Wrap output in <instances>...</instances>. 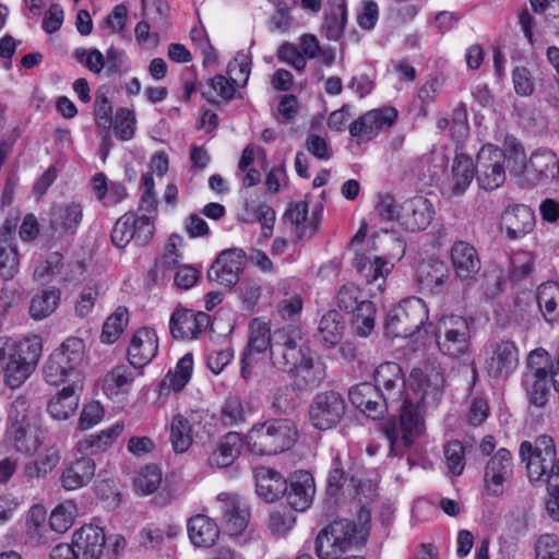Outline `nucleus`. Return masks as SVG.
Wrapping results in <instances>:
<instances>
[{
  "instance_id": "f257e3e1",
  "label": "nucleus",
  "mask_w": 559,
  "mask_h": 559,
  "mask_svg": "<svg viewBox=\"0 0 559 559\" xmlns=\"http://www.w3.org/2000/svg\"><path fill=\"white\" fill-rule=\"evenodd\" d=\"M143 189L136 212H128L117 219L111 230V241L118 248H124L130 241L145 246L155 233V219L158 214L157 200L153 193L152 174L142 176Z\"/></svg>"
},
{
  "instance_id": "f03ea898",
  "label": "nucleus",
  "mask_w": 559,
  "mask_h": 559,
  "mask_svg": "<svg viewBox=\"0 0 559 559\" xmlns=\"http://www.w3.org/2000/svg\"><path fill=\"white\" fill-rule=\"evenodd\" d=\"M275 346L274 368L283 372H294L299 390L314 389L325 378L321 364H314L311 352L301 333L281 336Z\"/></svg>"
},
{
  "instance_id": "7ed1b4c3",
  "label": "nucleus",
  "mask_w": 559,
  "mask_h": 559,
  "mask_svg": "<svg viewBox=\"0 0 559 559\" xmlns=\"http://www.w3.org/2000/svg\"><path fill=\"white\" fill-rule=\"evenodd\" d=\"M41 354L38 336L25 338L20 343L0 338V373L11 389L20 388L31 376Z\"/></svg>"
},
{
  "instance_id": "20e7f679",
  "label": "nucleus",
  "mask_w": 559,
  "mask_h": 559,
  "mask_svg": "<svg viewBox=\"0 0 559 559\" xmlns=\"http://www.w3.org/2000/svg\"><path fill=\"white\" fill-rule=\"evenodd\" d=\"M376 211L382 219L395 221L411 233L426 229L435 215L432 204L421 195L409 198L401 204L390 194L381 195Z\"/></svg>"
},
{
  "instance_id": "39448f33",
  "label": "nucleus",
  "mask_w": 559,
  "mask_h": 559,
  "mask_svg": "<svg viewBox=\"0 0 559 559\" xmlns=\"http://www.w3.org/2000/svg\"><path fill=\"white\" fill-rule=\"evenodd\" d=\"M393 409L400 411V418L384 423L382 431L390 443L391 453L399 455L425 433V406L405 399Z\"/></svg>"
},
{
  "instance_id": "423d86ee",
  "label": "nucleus",
  "mask_w": 559,
  "mask_h": 559,
  "mask_svg": "<svg viewBox=\"0 0 559 559\" xmlns=\"http://www.w3.org/2000/svg\"><path fill=\"white\" fill-rule=\"evenodd\" d=\"M520 455L526 462L531 481L546 483L550 488L559 486V457L551 437L540 436L534 443L523 441Z\"/></svg>"
},
{
  "instance_id": "0eeeda50",
  "label": "nucleus",
  "mask_w": 559,
  "mask_h": 559,
  "mask_svg": "<svg viewBox=\"0 0 559 559\" xmlns=\"http://www.w3.org/2000/svg\"><path fill=\"white\" fill-rule=\"evenodd\" d=\"M249 341L241 356L240 374L248 380L252 374L253 365L255 364L254 354H262L269 349L270 360L274 367L275 346L278 344L281 336L290 335L295 332L301 333L296 325H285L271 332L270 323L260 318H255L249 325Z\"/></svg>"
},
{
  "instance_id": "6e6552de",
  "label": "nucleus",
  "mask_w": 559,
  "mask_h": 559,
  "mask_svg": "<svg viewBox=\"0 0 559 559\" xmlns=\"http://www.w3.org/2000/svg\"><path fill=\"white\" fill-rule=\"evenodd\" d=\"M297 439V429L288 419H273L254 427L248 435V448L258 455H273L289 450Z\"/></svg>"
},
{
  "instance_id": "1a4fd4ad",
  "label": "nucleus",
  "mask_w": 559,
  "mask_h": 559,
  "mask_svg": "<svg viewBox=\"0 0 559 559\" xmlns=\"http://www.w3.org/2000/svg\"><path fill=\"white\" fill-rule=\"evenodd\" d=\"M84 343L79 337L67 338L49 356L44 366V378L51 385L81 381L79 368L83 361Z\"/></svg>"
},
{
  "instance_id": "9d476101",
  "label": "nucleus",
  "mask_w": 559,
  "mask_h": 559,
  "mask_svg": "<svg viewBox=\"0 0 559 559\" xmlns=\"http://www.w3.org/2000/svg\"><path fill=\"white\" fill-rule=\"evenodd\" d=\"M106 536L99 526L88 524L76 530L70 544L61 543L53 546L49 556L60 558L61 555L72 554L74 559H103Z\"/></svg>"
},
{
  "instance_id": "9b49d317",
  "label": "nucleus",
  "mask_w": 559,
  "mask_h": 559,
  "mask_svg": "<svg viewBox=\"0 0 559 559\" xmlns=\"http://www.w3.org/2000/svg\"><path fill=\"white\" fill-rule=\"evenodd\" d=\"M428 319V310L420 298L404 299L385 319L388 334L408 337L417 333Z\"/></svg>"
},
{
  "instance_id": "f8f14e48",
  "label": "nucleus",
  "mask_w": 559,
  "mask_h": 559,
  "mask_svg": "<svg viewBox=\"0 0 559 559\" xmlns=\"http://www.w3.org/2000/svg\"><path fill=\"white\" fill-rule=\"evenodd\" d=\"M439 350L451 358L464 356L471 345V325L467 319L449 316L441 319L437 333Z\"/></svg>"
},
{
  "instance_id": "ddd939ff",
  "label": "nucleus",
  "mask_w": 559,
  "mask_h": 559,
  "mask_svg": "<svg viewBox=\"0 0 559 559\" xmlns=\"http://www.w3.org/2000/svg\"><path fill=\"white\" fill-rule=\"evenodd\" d=\"M506 156L501 148L485 144L476 156V179L480 188L492 191L506 181Z\"/></svg>"
},
{
  "instance_id": "4468645a",
  "label": "nucleus",
  "mask_w": 559,
  "mask_h": 559,
  "mask_svg": "<svg viewBox=\"0 0 559 559\" xmlns=\"http://www.w3.org/2000/svg\"><path fill=\"white\" fill-rule=\"evenodd\" d=\"M408 383L411 389L420 395L418 403L423 406L437 404L442 397L444 378L441 367L436 362L414 368L409 373Z\"/></svg>"
},
{
  "instance_id": "2eb2a0df",
  "label": "nucleus",
  "mask_w": 559,
  "mask_h": 559,
  "mask_svg": "<svg viewBox=\"0 0 559 559\" xmlns=\"http://www.w3.org/2000/svg\"><path fill=\"white\" fill-rule=\"evenodd\" d=\"M345 409L343 397L334 391H326L313 397L309 407V418L317 429L328 430L341 421Z\"/></svg>"
},
{
  "instance_id": "dca6fc26",
  "label": "nucleus",
  "mask_w": 559,
  "mask_h": 559,
  "mask_svg": "<svg viewBox=\"0 0 559 559\" xmlns=\"http://www.w3.org/2000/svg\"><path fill=\"white\" fill-rule=\"evenodd\" d=\"M397 118V110L393 107H384L369 110L354 120L348 131L357 143L368 142L382 130L392 127Z\"/></svg>"
},
{
  "instance_id": "f3484780",
  "label": "nucleus",
  "mask_w": 559,
  "mask_h": 559,
  "mask_svg": "<svg viewBox=\"0 0 559 559\" xmlns=\"http://www.w3.org/2000/svg\"><path fill=\"white\" fill-rule=\"evenodd\" d=\"M245 258L241 249L222 251L207 271L209 281L230 289L239 281L245 267Z\"/></svg>"
},
{
  "instance_id": "a211bd4d",
  "label": "nucleus",
  "mask_w": 559,
  "mask_h": 559,
  "mask_svg": "<svg viewBox=\"0 0 559 559\" xmlns=\"http://www.w3.org/2000/svg\"><path fill=\"white\" fill-rule=\"evenodd\" d=\"M373 378L374 386L391 408L399 406L403 400L408 399L405 395L404 373L399 364L386 361L379 365Z\"/></svg>"
},
{
  "instance_id": "6ab92c4d",
  "label": "nucleus",
  "mask_w": 559,
  "mask_h": 559,
  "mask_svg": "<svg viewBox=\"0 0 559 559\" xmlns=\"http://www.w3.org/2000/svg\"><path fill=\"white\" fill-rule=\"evenodd\" d=\"M519 352L514 343L501 341L489 346L486 352L485 369L490 378L504 380L516 368Z\"/></svg>"
},
{
  "instance_id": "aec40b11",
  "label": "nucleus",
  "mask_w": 559,
  "mask_h": 559,
  "mask_svg": "<svg viewBox=\"0 0 559 559\" xmlns=\"http://www.w3.org/2000/svg\"><path fill=\"white\" fill-rule=\"evenodd\" d=\"M222 513V524L230 535H239L248 526L250 510L247 502L235 493L222 492L217 496Z\"/></svg>"
},
{
  "instance_id": "412c9836",
  "label": "nucleus",
  "mask_w": 559,
  "mask_h": 559,
  "mask_svg": "<svg viewBox=\"0 0 559 559\" xmlns=\"http://www.w3.org/2000/svg\"><path fill=\"white\" fill-rule=\"evenodd\" d=\"M348 399L356 408L373 419L383 417L391 408L378 389L368 382L350 388Z\"/></svg>"
},
{
  "instance_id": "4be33fe9",
  "label": "nucleus",
  "mask_w": 559,
  "mask_h": 559,
  "mask_svg": "<svg viewBox=\"0 0 559 559\" xmlns=\"http://www.w3.org/2000/svg\"><path fill=\"white\" fill-rule=\"evenodd\" d=\"M513 472L512 456L509 450L502 448L489 460L485 469V481L488 490L501 495L503 484L510 479Z\"/></svg>"
},
{
  "instance_id": "5701e85b",
  "label": "nucleus",
  "mask_w": 559,
  "mask_h": 559,
  "mask_svg": "<svg viewBox=\"0 0 559 559\" xmlns=\"http://www.w3.org/2000/svg\"><path fill=\"white\" fill-rule=\"evenodd\" d=\"M200 420L195 414H176L169 424V440L176 453H185L198 436Z\"/></svg>"
},
{
  "instance_id": "b1692460",
  "label": "nucleus",
  "mask_w": 559,
  "mask_h": 559,
  "mask_svg": "<svg viewBox=\"0 0 559 559\" xmlns=\"http://www.w3.org/2000/svg\"><path fill=\"white\" fill-rule=\"evenodd\" d=\"M243 439L238 432H227L221 437L209 453L207 462L213 468L230 466L241 454Z\"/></svg>"
},
{
  "instance_id": "393cba45",
  "label": "nucleus",
  "mask_w": 559,
  "mask_h": 559,
  "mask_svg": "<svg viewBox=\"0 0 559 559\" xmlns=\"http://www.w3.org/2000/svg\"><path fill=\"white\" fill-rule=\"evenodd\" d=\"M209 324V316L190 310H178L171 314L169 330L175 338H195Z\"/></svg>"
},
{
  "instance_id": "a878e982",
  "label": "nucleus",
  "mask_w": 559,
  "mask_h": 559,
  "mask_svg": "<svg viewBox=\"0 0 559 559\" xmlns=\"http://www.w3.org/2000/svg\"><path fill=\"white\" fill-rule=\"evenodd\" d=\"M157 349L158 340L155 331L147 328L140 329L130 342L129 362L134 368H142L155 357Z\"/></svg>"
},
{
  "instance_id": "bb28decb",
  "label": "nucleus",
  "mask_w": 559,
  "mask_h": 559,
  "mask_svg": "<svg viewBox=\"0 0 559 559\" xmlns=\"http://www.w3.org/2000/svg\"><path fill=\"white\" fill-rule=\"evenodd\" d=\"M501 224L506 228L508 238L515 240L534 229L535 216L528 206L516 204L504 210L501 215Z\"/></svg>"
},
{
  "instance_id": "cd10ccee",
  "label": "nucleus",
  "mask_w": 559,
  "mask_h": 559,
  "mask_svg": "<svg viewBox=\"0 0 559 559\" xmlns=\"http://www.w3.org/2000/svg\"><path fill=\"white\" fill-rule=\"evenodd\" d=\"M316 492L314 479L306 471L295 472L292 476L289 487L287 486V501L295 511L307 510Z\"/></svg>"
},
{
  "instance_id": "c85d7f7f",
  "label": "nucleus",
  "mask_w": 559,
  "mask_h": 559,
  "mask_svg": "<svg viewBox=\"0 0 559 559\" xmlns=\"http://www.w3.org/2000/svg\"><path fill=\"white\" fill-rule=\"evenodd\" d=\"M452 266L461 280L473 278L480 270V260L475 248L466 241H455L450 251Z\"/></svg>"
},
{
  "instance_id": "c756f323",
  "label": "nucleus",
  "mask_w": 559,
  "mask_h": 559,
  "mask_svg": "<svg viewBox=\"0 0 559 559\" xmlns=\"http://www.w3.org/2000/svg\"><path fill=\"white\" fill-rule=\"evenodd\" d=\"M559 175V158L549 150L537 151L530 157L526 181L536 185L543 180L554 179Z\"/></svg>"
},
{
  "instance_id": "7c9ffc66",
  "label": "nucleus",
  "mask_w": 559,
  "mask_h": 559,
  "mask_svg": "<svg viewBox=\"0 0 559 559\" xmlns=\"http://www.w3.org/2000/svg\"><path fill=\"white\" fill-rule=\"evenodd\" d=\"M448 278L449 270L440 260L429 259L417 266L416 281L423 290L440 293Z\"/></svg>"
},
{
  "instance_id": "2f4dec72",
  "label": "nucleus",
  "mask_w": 559,
  "mask_h": 559,
  "mask_svg": "<svg viewBox=\"0 0 559 559\" xmlns=\"http://www.w3.org/2000/svg\"><path fill=\"white\" fill-rule=\"evenodd\" d=\"M83 389L82 381H73L58 392L48 404L49 414L58 420H66L72 416L80 401V392Z\"/></svg>"
},
{
  "instance_id": "473e14b6",
  "label": "nucleus",
  "mask_w": 559,
  "mask_h": 559,
  "mask_svg": "<svg viewBox=\"0 0 559 559\" xmlns=\"http://www.w3.org/2000/svg\"><path fill=\"white\" fill-rule=\"evenodd\" d=\"M255 487L260 497L272 502L287 491V481L277 471L260 466L255 468Z\"/></svg>"
},
{
  "instance_id": "72a5a7b5",
  "label": "nucleus",
  "mask_w": 559,
  "mask_h": 559,
  "mask_svg": "<svg viewBox=\"0 0 559 559\" xmlns=\"http://www.w3.org/2000/svg\"><path fill=\"white\" fill-rule=\"evenodd\" d=\"M96 471V464L91 457H80L68 465L60 477L66 490H76L90 484Z\"/></svg>"
},
{
  "instance_id": "f704fd0d",
  "label": "nucleus",
  "mask_w": 559,
  "mask_h": 559,
  "mask_svg": "<svg viewBox=\"0 0 559 559\" xmlns=\"http://www.w3.org/2000/svg\"><path fill=\"white\" fill-rule=\"evenodd\" d=\"M188 534L197 547H212L219 536L216 523L204 514H197L188 522Z\"/></svg>"
},
{
  "instance_id": "c9c22d12",
  "label": "nucleus",
  "mask_w": 559,
  "mask_h": 559,
  "mask_svg": "<svg viewBox=\"0 0 559 559\" xmlns=\"http://www.w3.org/2000/svg\"><path fill=\"white\" fill-rule=\"evenodd\" d=\"M309 206L306 201L289 204L284 219L295 227L298 238H309L316 234L318 224L314 218H308Z\"/></svg>"
},
{
  "instance_id": "e433bc0d",
  "label": "nucleus",
  "mask_w": 559,
  "mask_h": 559,
  "mask_svg": "<svg viewBox=\"0 0 559 559\" xmlns=\"http://www.w3.org/2000/svg\"><path fill=\"white\" fill-rule=\"evenodd\" d=\"M133 374L127 366L115 367L104 379V391L106 395L120 402L131 389Z\"/></svg>"
},
{
  "instance_id": "4c0bfd02",
  "label": "nucleus",
  "mask_w": 559,
  "mask_h": 559,
  "mask_svg": "<svg viewBox=\"0 0 559 559\" xmlns=\"http://www.w3.org/2000/svg\"><path fill=\"white\" fill-rule=\"evenodd\" d=\"M124 426L122 423H116L107 430L100 433L91 435L78 442L76 450L81 453L82 457H90V455L99 453L107 449L108 445L122 432Z\"/></svg>"
},
{
  "instance_id": "58836bf2",
  "label": "nucleus",
  "mask_w": 559,
  "mask_h": 559,
  "mask_svg": "<svg viewBox=\"0 0 559 559\" xmlns=\"http://www.w3.org/2000/svg\"><path fill=\"white\" fill-rule=\"evenodd\" d=\"M476 176V164L464 153H457L452 164L451 189L454 194L463 193Z\"/></svg>"
},
{
  "instance_id": "ea45409f",
  "label": "nucleus",
  "mask_w": 559,
  "mask_h": 559,
  "mask_svg": "<svg viewBox=\"0 0 559 559\" xmlns=\"http://www.w3.org/2000/svg\"><path fill=\"white\" fill-rule=\"evenodd\" d=\"M536 300L538 308L548 322L559 319V285L548 281L542 283L537 288Z\"/></svg>"
},
{
  "instance_id": "a19ab883",
  "label": "nucleus",
  "mask_w": 559,
  "mask_h": 559,
  "mask_svg": "<svg viewBox=\"0 0 559 559\" xmlns=\"http://www.w3.org/2000/svg\"><path fill=\"white\" fill-rule=\"evenodd\" d=\"M343 331V317L335 310L328 311L319 321V338L326 348L333 347L341 342Z\"/></svg>"
},
{
  "instance_id": "79ce46f5",
  "label": "nucleus",
  "mask_w": 559,
  "mask_h": 559,
  "mask_svg": "<svg viewBox=\"0 0 559 559\" xmlns=\"http://www.w3.org/2000/svg\"><path fill=\"white\" fill-rule=\"evenodd\" d=\"M82 216V206L73 202L52 210L51 225L56 230L73 234L79 227Z\"/></svg>"
},
{
  "instance_id": "37998d69",
  "label": "nucleus",
  "mask_w": 559,
  "mask_h": 559,
  "mask_svg": "<svg viewBox=\"0 0 559 559\" xmlns=\"http://www.w3.org/2000/svg\"><path fill=\"white\" fill-rule=\"evenodd\" d=\"M61 292L59 288L49 287L35 295L29 305V314L35 320L49 317L59 306Z\"/></svg>"
},
{
  "instance_id": "c03bdc74",
  "label": "nucleus",
  "mask_w": 559,
  "mask_h": 559,
  "mask_svg": "<svg viewBox=\"0 0 559 559\" xmlns=\"http://www.w3.org/2000/svg\"><path fill=\"white\" fill-rule=\"evenodd\" d=\"M322 530L326 534H331L335 548H338L340 556L350 548L357 533L356 524L346 519L334 521Z\"/></svg>"
},
{
  "instance_id": "a18cd8bd",
  "label": "nucleus",
  "mask_w": 559,
  "mask_h": 559,
  "mask_svg": "<svg viewBox=\"0 0 559 559\" xmlns=\"http://www.w3.org/2000/svg\"><path fill=\"white\" fill-rule=\"evenodd\" d=\"M7 441L22 453H32L39 447L37 437L32 432L31 424L8 426Z\"/></svg>"
},
{
  "instance_id": "49530a36",
  "label": "nucleus",
  "mask_w": 559,
  "mask_h": 559,
  "mask_svg": "<svg viewBox=\"0 0 559 559\" xmlns=\"http://www.w3.org/2000/svg\"><path fill=\"white\" fill-rule=\"evenodd\" d=\"M346 24L347 8L346 2L342 0L325 14L321 32L329 40L337 41L343 35Z\"/></svg>"
},
{
  "instance_id": "de8ad7c7",
  "label": "nucleus",
  "mask_w": 559,
  "mask_h": 559,
  "mask_svg": "<svg viewBox=\"0 0 559 559\" xmlns=\"http://www.w3.org/2000/svg\"><path fill=\"white\" fill-rule=\"evenodd\" d=\"M267 402L274 414L285 415L296 407V399L293 389L287 383H282L269 390Z\"/></svg>"
},
{
  "instance_id": "09e8293b",
  "label": "nucleus",
  "mask_w": 559,
  "mask_h": 559,
  "mask_svg": "<svg viewBox=\"0 0 559 559\" xmlns=\"http://www.w3.org/2000/svg\"><path fill=\"white\" fill-rule=\"evenodd\" d=\"M502 152L504 153L510 173L516 177L522 176L526 180L528 162H526L523 146L514 138H508L504 141Z\"/></svg>"
},
{
  "instance_id": "8fccbe9b",
  "label": "nucleus",
  "mask_w": 559,
  "mask_h": 559,
  "mask_svg": "<svg viewBox=\"0 0 559 559\" xmlns=\"http://www.w3.org/2000/svg\"><path fill=\"white\" fill-rule=\"evenodd\" d=\"M129 323V312L124 307H118L105 321L102 341L107 344L115 343Z\"/></svg>"
},
{
  "instance_id": "3c124183",
  "label": "nucleus",
  "mask_w": 559,
  "mask_h": 559,
  "mask_svg": "<svg viewBox=\"0 0 559 559\" xmlns=\"http://www.w3.org/2000/svg\"><path fill=\"white\" fill-rule=\"evenodd\" d=\"M393 264L382 257H373L371 264H368L361 276L366 284L374 287L379 293L383 290L385 277L390 274Z\"/></svg>"
},
{
  "instance_id": "603ef678",
  "label": "nucleus",
  "mask_w": 559,
  "mask_h": 559,
  "mask_svg": "<svg viewBox=\"0 0 559 559\" xmlns=\"http://www.w3.org/2000/svg\"><path fill=\"white\" fill-rule=\"evenodd\" d=\"M162 483V473L157 466L147 465L141 468L134 479L133 486L134 490L142 495H151L155 492Z\"/></svg>"
},
{
  "instance_id": "864d4df0",
  "label": "nucleus",
  "mask_w": 559,
  "mask_h": 559,
  "mask_svg": "<svg viewBox=\"0 0 559 559\" xmlns=\"http://www.w3.org/2000/svg\"><path fill=\"white\" fill-rule=\"evenodd\" d=\"M76 516V506L73 501H64L57 506L49 519V525L57 533H66L73 524Z\"/></svg>"
},
{
  "instance_id": "5fc2aeb1",
  "label": "nucleus",
  "mask_w": 559,
  "mask_h": 559,
  "mask_svg": "<svg viewBox=\"0 0 559 559\" xmlns=\"http://www.w3.org/2000/svg\"><path fill=\"white\" fill-rule=\"evenodd\" d=\"M182 245V238L179 235L173 234L169 236L167 243L164 249V253L160 259L156 262V271H173L179 266V262L182 258L179 247Z\"/></svg>"
},
{
  "instance_id": "6e6d98bb",
  "label": "nucleus",
  "mask_w": 559,
  "mask_h": 559,
  "mask_svg": "<svg viewBox=\"0 0 559 559\" xmlns=\"http://www.w3.org/2000/svg\"><path fill=\"white\" fill-rule=\"evenodd\" d=\"M353 313V325L359 336L370 335L374 328L376 308L369 300L360 301V307Z\"/></svg>"
},
{
  "instance_id": "4d7b16f0",
  "label": "nucleus",
  "mask_w": 559,
  "mask_h": 559,
  "mask_svg": "<svg viewBox=\"0 0 559 559\" xmlns=\"http://www.w3.org/2000/svg\"><path fill=\"white\" fill-rule=\"evenodd\" d=\"M193 369V357L191 354H186L181 357L174 371L167 373L165 383L175 392L181 391L189 382Z\"/></svg>"
},
{
  "instance_id": "13d9d810",
  "label": "nucleus",
  "mask_w": 559,
  "mask_h": 559,
  "mask_svg": "<svg viewBox=\"0 0 559 559\" xmlns=\"http://www.w3.org/2000/svg\"><path fill=\"white\" fill-rule=\"evenodd\" d=\"M135 114L128 108H119L112 118V127L115 134L121 141L131 140L135 132Z\"/></svg>"
},
{
  "instance_id": "bf43d9fd",
  "label": "nucleus",
  "mask_w": 559,
  "mask_h": 559,
  "mask_svg": "<svg viewBox=\"0 0 559 559\" xmlns=\"http://www.w3.org/2000/svg\"><path fill=\"white\" fill-rule=\"evenodd\" d=\"M99 298L97 285L84 287L74 304V313L80 319H87L93 312Z\"/></svg>"
},
{
  "instance_id": "052dcab7",
  "label": "nucleus",
  "mask_w": 559,
  "mask_h": 559,
  "mask_svg": "<svg viewBox=\"0 0 559 559\" xmlns=\"http://www.w3.org/2000/svg\"><path fill=\"white\" fill-rule=\"evenodd\" d=\"M222 420L226 426H234L246 420V409L237 395H229L222 407Z\"/></svg>"
},
{
  "instance_id": "680f3d73",
  "label": "nucleus",
  "mask_w": 559,
  "mask_h": 559,
  "mask_svg": "<svg viewBox=\"0 0 559 559\" xmlns=\"http://www.w3.org/2000/svg\"><path fill=\"white\" fill-rule=\"evenodd\" d=\"M63 262L62 255L58 252H52L45 261H41L34 270V280L41 282H49L55 275L59 274L62 270Z\"/></svg>"
},
{
  "instance_id": "e2e57ef3",
  "label": "nucleus",
  "mask_w": 559,
  "mask_h": 559,
  "mask_svg": "<svg viewBox=\"0 0 559 559\" xmlns=\"http://www.w3.org/2000/svg\"><path fill=\"white\" fill-rule=\"evenodd\" d=\"M444 457L448 468L454 474H462L465 466V452L463 444L457 441H449L444 445Z\"/></svg>"
},
{
  "instance_id": "0e129e2a",
  "label": "nucleus",
  "mask_w": 559,
  "mask_h": 559,
  "mask_svg": "<svg viewBox=\"0 0 559 559\" xmlns=\"http://www.w3.org/2000/svg\"><path fill=\"white\" fill-rule=\"evenodd\" d=\"M95 122L104 132L112 127V107L106 94H97L94 104Z\"/></svg>"
},
{
  "instance_id": "69168bd1",
  "label": "nucleus",
  "mask_w": 559,
  "mask_h": 559,
  "mask_svg": "<svg viewBox=\"0 0 559 559\" xmlns=\"http://www.w3.org/2000/svg\"><path fill=\"white\" fill-rule=\"evenodd\" d=\"M535 559H559V536L543 534L535 543Z\"/></svg>"
},
{
  "instance_id": "338daca9",
  "label": "nucleus",
  "mask_w": 559,
  "mask_h": 559,
  "mask_svg": "<svg viewBox=\"0 0 559 559\" xmlns=\"http://www.w3.org/2000/svg\"><path fill=\"white\" fill-rule=\"evenodd\" d=\"M19 270V253L15 247H0V275L4 281L12 280Z\"/></svg>"
},
{
  "instance_id": "774afa93",
  "label": "nucleus",
  "mask_w": 559,
  "mask_h": 559,
  "mask_svg": "<svg viewBox=\"0 0 559 559\" xmlns=\"http://www.w3.org/2000/svg\"><path fill=\"white\" fill-rule=\"evenodd\" d=\"M361 294L360 289L354 284L344 285L337 294V304L338 307L347 312H354L360 307Z\"/></svg>"
}]
</instances>
